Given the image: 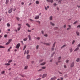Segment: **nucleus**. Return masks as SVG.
I'll use <instances>...</instances> for the list:
<instances>
[{
	"mask_svg": "<svg viewBox=\"0 0 80 80\" xmlns=\"http://www.w3.org/2000/svg\"><path fill=\"white\" fill-rule=\"evenodd\" d=\"M46 63V62H42L41 64H40L41 65H45V64Z\"/></svg>",
	"mask_w": 80,
	"mask_h": 80,
	"instance_id": "4468645a",
	"label": "nucleus"
},
{
	"mask_svg": "<svg viewBox=\"0 0 80 80\" xmlns=\"http://www.w3.org/2000/svg\"><path fill=\"white\" fill-rule=\"evenodd\" d=\"M5 47L2 46H0V48H5Z\"/></svg>",
	"mask_w": 80,
	"mask_h": 80,
	"instance_id": "f3484780",
	"label": "nucleus"
},
{
	"mask_svg": "<svg viewBox=\"0 0 80 80\" xmlns=\"http://www.w3.org/2000/svg\"><path fill=\"white\" fill-rule=\"evenodd\" d=\"M26 25H27V26H28V27H30V24H29L27 23L26 24Z\"/></svg>",
	"mask_w": 80,
	"mask_h": 80,
	"instance_id": "6ab92c4d",
	"label": "nucleus"
},
{
	"mask_svg": "<svg viewBox=\"0 0 80 80\" xmlns=\"http://www.w3.org/2000/svg\"><path fill=\"white\" fill-rule=\"evenodd\" d=\"M47 76V74H44L43 75L42 78H45V77H46Z\"/></svg>",
	"mask_w": 80,
	"mask_h": 80,
	"instance_id": "0eeeda50",
	"label": "nucleus"
},
{
	"mask_svg": "<svg viewBox=\"0 0 80 80\" xmlns=\"http://www.w3.org/2000/svg\"><path fill=\"white\" fill-rule=\"evenodd\" d=\"M30 56L29 55H28L27 57V59H29V58H30Z\"/></svg>",
	"mask_w": 80,
	"mask_h": 80,
	"instance_id": "dca6fc26",
	"label": "nucleus"
},
{
	"mask_svg": "<svg viewBox=\"0 0 80 80\" xmlns=\"http://www.w3.org/2000/svg\"><path fill=\"white\" fill-rule=\"evenodd\" d=\"M68 27H69V28H71V25H68Z\"/></svg>",
	"mask_w": 80,
	"mask_h": 80,
	"instance_id": "a18cd8bd",
	"label": "nucleus"
},
{
	"mask_svg": "<svg viewBox=\"0 0 80 80\" xmlns=\"http://www.w3.org/2000/svg\"><path fill=\"white\" fill-rule=\"evenodd\" d=\"M79 48L78 47L76 48L74 51V52H76V51H78V50H79Z\"/></svg>",
	"mask_w": 80,
	"mask_h": 80,
	"instance_id": "6e6552de",
	"label": "nucleus"
},
{
	"mask_svg": "<svg viewBox=\"0 0 80 80\" xmlns=\"http://www.w3.org/2000/svg\"><path fill=\"white\" fill-rule=\"evenodd\" d=\"M49 20H53V16H50V17H49Z\"/></svg>",
	"mask_w": 80,
	"mask_h": 80,
	"instance_id": "9b49d317",
	"label": "nucleus"
},
{
	"mask_svg": "<svg viewBox=\"0 0 80 80\" xmlns=\"http://www.w3.org/2000/svg\"><path fill=\"white\" fill-rule=\"evenodd\" d=\"M64 67L65 68H67V66H66V65H64Z\"/></svg>",
	"mask_w": 80,
	"mask_h": 80,
	"instance_id": "49530a36",
	"label": "nucleus"
},
{
	"mask_svg": "<svg viewBox=\"0 0 80 80\" xmlns=\"http://www.w3.org/2000/svg\"><path fill=\"white\" fill-rule=\"evenodd\" d=\"M77 46H78V47H80V43Z\"/></svg>",
	"mask_w": 80,
	"mask_h": 80,
	"instance_id": "0e129e2a",
	"label": "nucleus"
},
{
	"mask_svg": "<svg viewBox=\"0 0 80 80\" xmlns=\"http://www.w3.org/2000/svg\"><path fill=\"white\" fill-rule=\"evenodd\" d=\"M18 26H20L19 27H21V24H18Z\"/></svg>",
	"mask_w": 80,
	"mask_h": 80,
	"instance_id": "052dcab7",
	"label": "nucleus"
},
{
	"mask_svg": "<svg viewBox=\"0 0 80 80\" xmlns=\"http://www.w3.org/2000/svg\"><path fill=\"white\" fill-rule=\"evenodd\" d=\"M70 28H67V30H70Z\"/></svg>",
	"mask_w": 80,
	"mask_h": 80,
	"instance_id": "5fc2aeb1",
	"label": "nucleus"
},
{
	"mask_svg": "<svg viewBox=\"0 0 80 80\" xmlns=\"http://www.w3.org/2000/svg\"><path fill=\"white\" fill-rule=\"evenodd\" d=\"M63 27L64 28H66V24H65L64 25Z\"/></svg>",
	"mask_w": 80,
	"mask_h": 80,
	"instance_id": "4d7b16f0",
	"label": "nucleus"
},
{
	"mask_svg": "<svg viewBox=\"0 0 80 80\" xmlns=\"http://www.w3.org/2000/svg\"><path fill=\"white\" fill-rule=\"evenodd\" d=\"M77 28H80V25L78 26H77Z\"/></svg>",
	"mask_w": 80,
	"mask_h": 80,
	"instance_id": "3c124183",
	"label": "nucleus"
},
{
	"mask_svg": "<svg viewBox=\"0 0 80 80\" xmlns=\"http://www.w3.org/2000/svg\"><path fill=\"white\" fill-rule=\"evenodd\" d=\"M24 3H23V2H21L22 5H24Z\"/></svg>",
	"mask_w": 80,
	"mask_h": 80,
	"instance_id": "774afa93",
	"label": "nucleus"
},
{
	"mask_svg": "<svg viewBox=\"0 0 80 80\" xmlns=\"http://www.w3.org/2000/svg\"><path fill=\"white\" fill-rule=\"evenodd\" d=\"M20 47V43H18L17 45L16 48L18 49Z\"/></svg>",
	"mask_w": 80,
	"mask_h": 80,
	"instance_id": "f03ea898",
	"label": "nucleus"
},
{
	"mask_svg": "<svg viewBox=\"0 0 80 80\" xmlns=\"http://www.w3.org/2000/svg\"><path fill=\"white\" fill-rule=\"evenodd\" d=\"M61 2H62V0H59L58 3H61Z\"/></svg>",
	"mask_w": 80,
	"mask_h": 80,
	"instance_id": "864d4df0",
	"label": "nucleus"
},
{
	"mask_svg": "<svg viewBox=\"0 0 80 80\" xmlns=\"http://www.w3.org/2000/svg\"><path fill=\"white\" fill-rule=\"evenodd\" d=\"M61 57H59L58 58V60H61Z\"/></svg>",
	"mask_w": 80,
	"mask_h": 80,
	"instance_id": "58836bf2",
	"label": "nucleus"
},
{
	"mask_svg": "<svg viewBox=\"0 0 80 80\" xmlns=\"http://www.w3.org/2000/svg\"><path fill=\"white\" fill-rule=\"evenodd\" d=\"M66 46H67V45H63L62 46L61 48V49H62V48H64V47H66Z\"/></svg>",
	"mask_w": 80,
	"mask_h": 80,
	"instance_id": "aec40b11",
	"label": "nucleus"
},
{
	"mask_svg": "<svg viewBox=\"0 0 80 80\" xmlns=\"http://www.w3.org/2000/svg\"><path fill=\"white\" fill-rule=\"evenodd\" d=\"M77 22H78V21H75V22L74 23H73V25H75V24H76V23H77Z\"/></svg>",
	"mask_w": 80,
	"mask_h": 80,
	"instance_id": "72a5a7b5",
	"label": "nucleus"
},
{
	"mask_svg": "<svg viewBox=\"0 0 80 80\" xmlns=\"http://www.w3.org/2000/svg\"><path fill=\"white\" fill-rule=\"evenodd\" d=\"M2 74H4V73H5V71H3L1 72Z\"/></svg>",
	"mask_w": 80,
	"mask_h": 80,
	"instance_id": "4c0bfd02",
	"label": "nucleus"
},
{
	"mask_svg": "<svg viewBox=\"0 0 80 80\" xmlns=\"http://www.w3.org/2000/svg\"><path fill=\"white\" fill-rule=\"evenodd\" d=\"M28 68V66H26L24 68V70H27Z\"/></svg>",
	"mask_w": 80,
	"mask_h": 80,
	"instance_id": "4be33fe9",
	"label": "nucleus"
},
{
	"mask_svg": "<svg viewBox=\"0 0 80 80\" xmlns=\"http://www.w3.org/2000/svg\"><path fill=\"white\" fill-rule=\"evenodd\" d=\"M52 51H53L54 50V48H52Z\"/></svg>",
	"mask_w": 80,
	"mask_h": 80,
	"instance_id": "bf43d9fd",
	"label": "nucleus"
},
{
	"mask_svg": "<svg viewBox=\"0 0 80 80\" xmlns=\"http://www.w3.org/2000/svg\"><path fill=\"white\" fill-rule=\"evenodd\" d=\"M8 2H9L8 0H6V5H7V4H8Z\"/></svg>",
	"mask_w": 80,
	"mask_h": 80,
	"instance_id": "393cba45",
	"label": "nucleus"
},
{
	"mask_svg": "<svg viewBox=\"0 0 80 80\" xmlns=\"http://www.w3.org/2000/svg\"><path fill=\"white\" fill-rule=\"evenodd\" d=\"M79 61H80V58H77V59L76 60V62H78Z\"/></svg>",
	"mask_w": 80,
	"mask_h": 80,
	"instance_id": "2eb2a0df",
	"label": "nucleus"
},
{
	"mask_svg": "<svg viewBox=\"0 0 80 80\" xmlns=\"http://www.w3.org/2000/svg\"><path fill=\"white\" fill-rule=\"evenodd\" d=\"M44 37H48V35L47 34H45L44 35Z\"/></svg>",
	"mask_w": 80,
	"mask_h": 80,
	"instance_id": "c756f323",
	"label": "nucleus"
},
{
	"mask_svg": "<svg viewBox=\"0 0 80 80\" xmlns=\"http://www.w3.org/2000/svg\"><path fill=\"white\" fill-rule=\"evenodd\" d=\"M53 5H54V6H57V4L56 3H54L53 4Z\"/></svg>",
	"mask_w": 80,
	"mask_h": 80,
	"instance_id": "8fccbe9b",
	"label": "nucleus"
},
{
	"mask_svg": "<svg viewBox=\"0 0 80 80\" xmlns=\"http://www.w3.org/2000/svg\"><path fill=\"white\" fill-rule=\"evenodd\" d=\"M7 27H10V24H9V23H8L7 24Z\"/></svg>",
	"mask_w": 80,
	"mask_h": 80,
	"instance_id": "c85d7f7f",
	"label": "nucleus"
},
{
	"mask_svg": "<svg viewBox=\"0 0 80 80\" xmlns=\"http://www.w3.org/2000/svg\"><path fill=\"white\" fill-rule=\"evenodd\" d=\"M43 59H41L39 60V62H43Z\"/></svg>",
	"mask_w": 80,
	"mask_h": 80,
	"instance_id": "ea45409f",
	"label": "nucleus"
},
{
	"mask_svg": "<svg viewBox=\"0 0 80 80\" xmlns=\"http://www.w3.org/2000/svg\"><path fill=\"white\" fill-rule=\"evenodd\" d=\"M12 10H13V8H10V9L8 11V12L10 13H12Z\"/></svg>",
	"mask_w": 80,
	"mask_h": 80,
	"instance_id": "7ed1b4c3",
	"label": "nucleus"
},
{
	"mask_svg": "<svg viewBox=\"0 0 80 80\" xmlns=\"http://www.w3.org/2000/svg\"><path fill=\"white\" fill-rule=\"evenodd\" d=\"M45 10H47V7H45Z\"/></svg>",
	"mask_w": 80,
	"mask_h": 80,
	"instance_id": "13d9d810",
	"label": "nucleus"
},
{
	"mask_svg": "<svg viewBox=\"0 0 80 80\" xmlns=\"http://www.w3.org/2000/svg\"><path fill=\"white\" fill-rule=\"evenodd\" d=\"M44 44L45 45H48V46H50V44H49V43H44Z\"/></svg>",
	"mask_w": 80,
	"mask_h": 80,
	"instance_id": "5701e85b",
	"label": "nucleus"
},
{
	"mask_svg": "<svg viewBox=\"0 0 80 80\" xmlns=\"http://www.w3.org/2000/svg\"><path fill=\"white\" fill-rule=\"evenodd\" d=\"M55 43H56V42H54V43L52 45V47L54 48L55 47Z\"/></svg>",
	"mask_w": 80,
	"mask_h": 80,
	"instance_id": "412c9836",
	"label": "nucleus"
},
{
	"mask_svg": "<svg viewBox=\"0 0 80 80\" xmlns=\"http://www.w3.org/2000/svg\"><path fill=\"white\" fill-rule=\"evenodd\" d=\"M29 20L31 22H33V20H32V19H29Z\"/></svg>",
	"mask_w": 80,
	"mask_h": 80,
	"instance_id": "a19ab883",
	"label": "nucleus"
},
{
	"mask_svg": "<svg viewBox=\"0 0 80 80\" xmlns=\"http://www.w3.org/2000/svg\"><path fill=\"white\" fill-rule=\"evenodd\" d=\"M29 51H30L29 50H28L27 52V54H28L29 53Z\"/></svg>",
	"mask_w": 80,
	"mask_h": 80,
	"instance_id": "2f4dec72",
	"label": "nucleus"
},
{
	"mask_svg": "<svg viewBox=\"0 0 80 80\" xmlns=\"http://www.w3.org/2000/svg\"><path fill=\"white\" fill-rule=\"evenodd\" d=\"M74 65L75 63H74V62H72V63H71L70 67H72H72H74Z\"/></svg>",
	"mask_w": 80,
	"mask_h": 80,
	"instance_id": "f257e3e1",
	"label": "nucleus"
},
{
	"mask_svg": "<svg viewBox=\"0 0 80 80\" xmlns=\"http://www.w3.org/2000/svg\"><path fill=\"white\" fill-rule=\"evenodd\" d=\"M69 62V60H67L66 61V63H68Z\"/></svg>",
	"mask_w": 80,
	"mask_h": 80,
	"instance_id": "79ce46f5",
	"label": "nucleus"
},
{
	"mask_svg": "<svg viewBox=\"0 0 80 80\" xmlns=\"http://www.w3.org/2000/svg\"><path fill=\"white\" fill-rule=\"evenodd\" d=\"M4 37L5 38H6V37H7V35H4Z\"/></svg>",
	"mask_w": 80,
	"mask_h": 80,
	"instance_id": "603ef678",
	"label": "nucleus"
},
{
	"mask_svg": "<svg viewBox=\"0 0 80 80\" xmlns=\"http://www.w3.org/2000/svg\"><path fill=\"white\" fill-rule=\"evenodd\" d=\"M28 32H32V30H28Z\"/></svg>",
	"mask_w": 80,
	"mask_h": 80,
	"instance_id": "de8ad7c7",
	"label": "nucleus"
},
{
	"mask_svg": "<svg viewBox=\"0 0 80 80\" xmlns=\"http://www.w3.org/2000/svg\"><path fill=\"white\" fill-rule=\"evenodd\" d=\"M10 64L9 63H6L4 64V65H7V66H9L10 65Z\"/></svg>",
	"mask_w": 80,
	"mask_h": 80,
	"instance_id": "f8f14e48",
	"label": "nucleus"
},
{
	"mask_svg": "<svg viewBox=\"0 0 80 80\" xmlns=\"http://www.w3.org/2000/svg\"><path fill=\"white\" fill-rule=\"evenodd\" d=\"M76 33L78 36H79V35H80V33L78 31H76Z\"/></svg>",
	"mask_w": 80,
	"mask_h": 80,
	"instance_id": "1a4fd4ad",
	"label": "nucleus"
},
{
	"mask_svg": "<svg viewBox=\"0 0 80 80\" xmlns=\"http://www.w3.org/2000/svg\"><path fill=\"white\" fill-rule=\"evenodd\" d=\"M36 4H39V1H36Z\"/></svg>",
	"mask_w": 80,
	"mask_h": 80,
	"instance_id": "a878e982",
	"label": "nucleus"
},
{
	"mask_svg": "<svg viewBox=\"0 0 80 80\" xmlns=\"http://www.w3.org/2000/svg\"><path fill=\"white\" fill-rule=\"evenodd\" d=\"M21 77H25V75H21Z\"/></svg>",
	"mask_w": 80,
	"mask_h": 80,
	"instance_id": "680f3d73",
	"label": "nucleus"
},
{
	"mask_svg": "<svg viewBox=\"0 0 80 80\" xmlns=\"http://www.w3.org/2000/svg\"><path fill=\"white\" fill-rule=\"evenodd\" d=\"M42 69H43V70L45 69L46 68V67H43L42 68Z\"/></svg>",
	"mask_w": 80,
	"mask_h": 80,
	"instance_id": "7c9ffc66",
	"label": "nucleus"
},
{
	"mask_svg": "<svg viewBox=\"0 0 80 80\" xmlns=\"http://www.w3.org/2000/svg\"><path fill=\"white\" fill-rule=\"evenodd\" d=\"M28 39V38H26L23 39V41H27Z\"/></svg>",
	"mask_w": 80,
	"mask_h": 80,
	"instance_id": "a211bd4d",
	"label": "nucleus"
},
{
	"mask_svg": "<svg viewBox=\"0 0 80 80\" xmlns=\"http://www.w3.org/2000/svg\"><path fill=\"white\" fill-rule=\"evenodd\" d=\"M39 18H40V17L38 15V16H36L34 18L36 20H38V19H39Z\"/></svg>",
	"mask_w": 80,
	"mask_h": 80,
	"instance_id": "423d86ee",
	"label": "nucleus"
},
{
	"mask_svg": "<svg viewBox=\"0 0 80 80\" xmlns=\"http://www.w3.org/2000/svg\"><path fill=\"white\" fill-rule=\"evenodd\" d=\"M10 49L9 48L8 50V52H10Z\"/></svg>",
	"mask_w": 80,
	"mask_h": 80,
	"instance_id": "338daca9",
	"label": "nucleus"
},
{
	"mask_svg": "<svg viewBox=\"0 0 80 80\" xmlns=\"http://www.w3.org/2000/svg\"><path fill=\"white\" fill-rule=\"evenodd\" d=\"M33 63H34V61H32L31 62V63L33 64Z\"/></svg>",
	"mask_w": 80,
	"mask_h": 80,
	"instance_id": "e2e57ef3",
	"label": "nucleus"
},
{
	"mask_svg": "<svg viewBox=\"0 0 80 80\" xmlns=\"http://www.w3.org/2000/svg\"><path fill=\"white\" fill-rule=\"evenodd\" d=\"M55 79H57V77L54 76L53 77L51 78L50 80H55Z\"/></svg>",
	"mask_w": 80,
	"mask_h": 80,
	"instance_id": "39448f33",
	"label": "nucleus"
},
{
	"mask_svg": "<svg viewBox=\"0 0 80 80\" xmlns=\"http://www.w3.org/2000/svg\"><path fill=\"white\" fill-rule=\"evenodd\" d=\"M16 18L17 19V20H18V21H19V20H20V18L18 17H17Z\"/></svg>",
	"mask_w": 80,
	"mask_h": 80,
	"instance_id": "473e14b6",
	"label": "nucleus"
},
{
	"mask_svg": "<svg viewBox=\"0 0 80 80\" xmlns=\"http://www.w3.org/2000/svg\"><path fill=\"white\" fill-rule=\"evenodd\" d=\"M70 52H72V48L70 49Z\"/></svg>",
	"mask_w": 80,
	"mask_h": 80,
	"instance_id": "09e8293b",
	"label": "nucleus"
},
{
	"mask_svg": "<svg viewBox=\"0 0 80 80\" xmlns=\"http://www.w3.org/2000/svg\"><path fill=\"white\" fill-rule=\"evenodd\" d=\"M41 32L42 34H43V33H44V31H43V30H42L41 31Z\"/></svg>",
	"mask_w": 80,
	"mask_h": 80,
	"instance_id": "37998d69",
	"label": "nucleus"
},
{
	"mask_svg": "<svg viewBox=\"0 0 80 80\" xmlns=\"http://www.w3.org/2000/svg\"><path fill=\"white\" fill-rule=\"evenodd\" d=\"M28 38H29V40H30H30H31V36H30V35H29L28 36Z\"/></svg>",
	"mask_w": 80,
	"mask_h": 80,
	"instance_id": "ddd939ff",
	"label": "nucleus"
},
{
	"mask_svg": "<svg viewBox=\"0 0 80 80\" xmlns=\"http://www.w3.org/2000/svg\"><path fill=\"white\" fill-rule=\"evenodd\" d=\"M58 72L59 73V74H60V75H62V74H63L62 73V72H60V71H58Z\"/></svg>",
	"mask_w": 80,
	"mask_h": 80,
	"instance_id": "c9c22d12",
	"label": "nucleus"
},
{
	"mask_svg": "<svg viewBox=\"0 0 80 80\" xmlns=\"http://www.w3.org/2000/svg\"><path fill=\"white\" fill-rule=\"evenodd\" d=\"M50 23L52 26H55V24L53 23L52 22H50Z\"/></svg>",
	"mask_w": 80,
	"mask_h": 80,
	"instance_id": "9d476101",
	"label": "nucleus"
},
{
	"mask_svg": "<svg viewBox=\"0 0 80 80\" xmlns=\"http://www.w3.org/2000/svg\"><path fill=\"white\" fill-rule=\"evenodd\" d=\"M50 2L51 3H53V0H50Z\"/></svg>",
	"mask_w": 80,
	"mask_h": 80,
	"instance_id": "e433bc0d",
	"label": "nucleus"
},
{
	"mask_svg": "<svg viewBox=\"0 0 80 80\" xmlns=\"http://www.w3.org/2000/svg\"><path fill=\"white\" fill-rule=\"evenodd\" d=\"M38 47H39V46L38 45L36 47V49H38Z\"/></svg>",
	"mask_w": 80,
	"mask_h": 80,
	"instance_id": "c03bdc74",
	"label": "nucleus"
},
{
	"mask_svg": "<svg viewBox=\"0 0 80 80\" xmlns=\"http://www.w3.org/2000/svg\"><path fill=\"white\" fill-rule=\"evenodd\" d=\"M26 47H27V46H26V45H25V46H24L23 50H25V48H26Z\"/></svg>",
	"mask_w": 80,
	"mask_h": 80,
	"instance_id": "bb28decb",
	"label": "nucleus"
},
{
	"mask_svg": "<svg viewBox=\"0 0 80 80\" xmlns=\"http://www.w3.org/2000/svg\"><path fill=\"white\" fill-rule=\"evenodd\" d=\"M21 29V27H19L18 28V31H19V30H20Z\"/></svg>",
	"mask_w": 80,
	"mask_h": 80,
	"instance_id": "cd10ccee",
	"label": "nucleus"
},
{
	"mask_svg": "<svg viewBox=\"0 0 80 80\" xmlns=\"http://www.w3.org/2000/svg\"><path fill=\"white\" fill-rule=\"evenodd\" d=\"M12 61L13 60L12 59L10 60L8 62V63H11V62H12Z\"/></svg>",
	"mask_w": 80,
	"mask_h": 80,
	"instance_id": "b1692460",
	"label": "nucleus"
},
{
	"mask_svg": "<svg viewBox=\"0 0 80 80\" xmlns=\"http://www.w3.org/2000/svg\"><path fill=\"white\" fill-rule=\"evenodd\" d=\"M16 10V8H13V11H15Z\"/></svg>",
	"mask_w": 80,
	"mask_h": 80,
	"instance_id": "6e6d98bb",
	"label": "nucleus"
},
{
	"mask_svg": "<svg viewBox=\"0 0 80 80\" xmlns=\"http://www.w3.org/2000/svg\"><path fill=\"white\" fill-rule=\"evenodd\" d=\"M37 38L38 39V40H40V38L38 37Z\"/></svg>",
	"mask_w": 80,
	"mask_h": 80,
	"instance_id": "69168bd1",
	"label": "nucleus"
},
{
	"mask_svg": "<svg viewBox=\"0 0 80 80\" xmlns=\"http://www.w3.org/2000/svg\"><path fill=\"white\" fill-rule=\"evenodd\" d=\"M12 40L11 39H10L9 41L6 44V45H8V44H10V42H11V41H12Z\"/></svg>",
	"mask_w": 80,
	"mask_h": 80,
	"instance_id": "20e7f679",
	"label": "nucleus"
},
{
	"mask_svg": "<svg viewBox=\"0 0 80 80\" xmlns=\"http://www.w3.org/2000/svg\"><path fill=\"white\" fill-rule=\"evenodd\" d=\"M75 40H73L72 41V45H73V44H74V43H75Z\"/></svg>",
	"mask_w": 80,
	"mask_h": 80,
	"instance_id": "f704fd0d",
	"label": "nucleus"
}]
</instances>
